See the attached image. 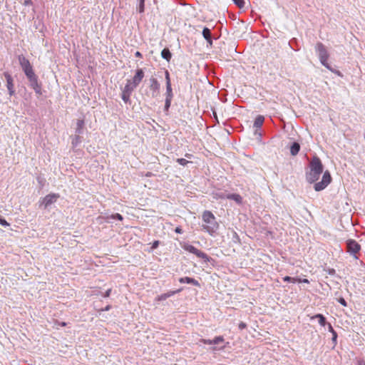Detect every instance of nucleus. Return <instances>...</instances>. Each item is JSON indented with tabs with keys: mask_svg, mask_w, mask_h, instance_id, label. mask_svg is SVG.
<instances>
[{
	"mask_svg": "<svg viewBox=\"0 0 365 365\" xmlns=\"http://www.w3.org/2000/svg\"><path fill=\"white\" fill-rule=\"evenodd\" d=\"M323 171V165L319 158H314L310 163V171L307 175V180L312 183L317 181Z\"/></svg>",
	"mask_w": 365,
	"mask_h": 365,
	"instance_id": "nucleus-1",
	"label": "nucleus"
},
{
	"mask_svg": "<svg viewBox=\"0 0 365 365\" xmlns=\"http://www.w3.org/2000/svg\"><path fill=\"white\" fill-rule=\"evenodd\" d=\"M316 51L319 56L321 63L327 68L332 71L331 66L327 62L329 54L325 46L322 43H318L316 46Z\"/></svg>",
	"mask_w": 365,
	"mask_h": 365,
	"instance_id": "nucleus-2",
	"label": "nucleus"
},
{
	"mask_svg": "<svg viewBox=\"0 0 365 365\" xmlns=\"http://www.w3.org/2000/svg\"><path fill=\"white\" fill-rule=\"evenodd\" d=\"M59 197V195L56 193H51L47 195L39 200L40 207H43V209H49L50 207L57 201Z\"/></svg>",
	"mask_w": 365,
	"mask_h": 365,
	"instance_id": "nucleus-3",
	"label": "nucleus"
},
{
	"mask_svg": "<svg viewBox=\"0 0 365 365\" xmlns=\"http://www.w3.org/2000/svg\"><path fill=\"white\" fill-rule=\"evenodd\" d=\"M180 245H181V247L185 250L188 251L189 252L195 255L196 256H197L198 257H200L201 259H203L205 260V262L209 261V257L205 252L199 250L194 246H192L188 243H186V242L180 243Z\"/></svg>",
	"mask_w": 365,
	"mask_h": 365,
	"instance_id": "nucleus-4",
	"label": "nucleus"
},
{
	"mask_svg": "<svg viewBox=\"0 0 365 365\" xmlns=\"http://www.w3.org/2000/svg\"><path fill=\"white\" fill-rule=\"evenodd\" d=\"M331 182V176L328 171L324 173L322 181L314 185V190L320 191L324 190Z\"/></svg>",
	"mask_w": 365,
	"mask_h": 365,
	"instance_id": "nucleus-5",
	"label": "nucleus"
},
{
	"mask_svg": "<svg viewBox=\"0 0 365 365\" xmlns=\"http://www.w3.org/2000/svg\"><path fill=\"white\" fill-rule=\"evenodd\" d=\"M347 252L351 255H356L361 250V246L354 240H348L346 241Z\"/></svg>",
	"mask_w": 365,
	"mask_h": 365,
	"instance_id": "nucleus-6",
	"label": "nucleus"
},
{
	"mask_svg": "<svg viewBox=\"0 0 365 365\" xmlns=\"http://www.w3.org/2000/svg\"><path fill=\"white\" fill-rule=\"evenodd\" d=\"M150 90L151 91V96L153 98H155L159 94L160 84L158 82L157 79L155 78H151L150 79Z\"/></svg>",
	"mask_w": 365,
	"mask_h": 365,
	"instance_id": "nucleus-7",
	"label": "nucleus"
},
{
	"mask_svg": "<svg viewBox=\"0 0 365 365\" xmlns=\"http://www.w3.org/2000/svg\"><path fill=\"white\" fill-rule=\"evenodd\" d=\"M4 75L6 79V87L9 91V94L11 96L15 93L13 78L8 73H4Z\"/></svg>",
	"mask_w": 365,
	"mask_h": 365,
	"instance_id": "nucleus-8",
	"label": "nucleus"
},
{
	"mask_svg": "<svg viewBox=\"0 0 365 365\" xmlns=\"http://www.w3.org/2000/svg\"><path fill=\"white\" fill-rule=\"evenodd\" d=\"M144 78V72L143 69L140 68L138 69L135 72V76L133 77V78L130 80L131 83L133 84V86L137 87L139 83L141 82L143 78Z\"/></svg>",
	"mask_w": 365,
	"mask_h": 365,
	"instance_id": "nucleus-9",
	"label": "nucleus"
},
{
	"mask_svg": "<svg viewBox=\"0 0 365 365\" xmlns=\"http://www.w3.org/2000/svg\"><path fill=\"white\" fill-rule=\"evenodd\" d=\"M202 220L204 222L208 224H212L215 220V216L210 211H205L202 214Z\"/></svg>",
	"mask_w": 365,
	"mask_h": 365,
	"instance_id": "nucleus-10",
	"label": "nucleus"
},
{
	"mask_svg": "<svg viewBox=\"0 0 365 365\" xmlns=\"http://www.w3.org/2000/svg\"><path fill=\"white\" fill-rule=\"evenodd\" d=\"M19 64L21 65L22 70L31 66L29 61L23 55L19 56Z\"/></svg>",
	"mask_w": 365,
	"mask_h": 365,
	"instance_id": "nucleus-11",
	"label": "nucleus"
},
{
	"mask_svg": "<svg viewBox=\"0 0 365 365\" xmlns=\"http://www.w3.org/2000/svg\"><path fill=\"white\" fill-rule=\"evenodd\" d=\"M179 282L180 283L192 284H193L195 286H200V284H199L198 281H197L196 279H195L193 278L188 277L180 278L179 279Z\"/></svg>",
	"mask_w": 365,
	"mask_h": 365,
	"instance_id": "nucleus-12",
	"label": "nucleus"
},
{
	"mask_svg": "<svg viewBox=\"0 0 365 365\" xmlns=\"http://www.w3.org/2000/svg\"><path fill=\"white\" fill-rule=\"evenodd\" d=\"M122 220L123 217L121 215L116 213V214H112L110 215L106 216V222L108 223H112L113 220Z\"/></svg>",
	"mask_w": 365,
	"mask_h": 365,
	"instance_id": "nucleus-13",
	"label": "nucleus"
},
{
	"mask_svg": "<svg viewBox=\"0 0 365 365\" xmlns=\"http://www.w3.org/2000/svg\"><path fill=\"white\" fill-rule=\"evenodd\" d=\"M135 86H133V84L131 83V81L128 80L127 83L123 88L122 92L131 94V93L134 91L135 88Z\"/></svg>",
	"mask_w": 365,
	"mask_h": 365,
	"instance_id": "nucleus-14",
	"label": "nucleus"
},
{
	"mask_svg": "<svg viewBox=\"0 0 365 365\" xmlns=\"http://www.w3.org/2000/svg\"><path fill=\"white\" fill-rule=\"evenodd\" d=\"M227 199H230L236 202L238 205H240L242 201V197L238 194H229L226 196Z\"/></svg>",
	"mask_w": 365,
	"mask_h": 365,
	"instance_id": "nucleus-15",
	"label": "nucleus"
},
{
	"mask_svg": "<svg viewBox=\"0 0 365 365\" xmlns=\"http://www.w3.org/2000/svg\"><path fill=\"white\" fill-rule=\"evenodd\" d=\"M202 36L208 43H212L211 31L208 28L205 27L203 29Z\"/></svg>",
	"mask_w": 365,
	"mask_h": 365,
	"instance_id": "nucleus-16",
	"label": "nucleus"
},
{
	"mask_svg": "<svg viewBox=\"0 0 365 365\" xmlns=\"http://www.w3.org/2000/svg\"><path fill=\"white\" fill-rule=\"evenodd\" d=\"M264 118L262 115H258L254 122V127L256 128H260L264 123Z\"/></svg>",
	"mask_w": 365,
	"mask_h": 365,
	"instance_id": "nucleus-17",
	"label": "nucleus"
},
{
	"mask_svg": "<svg viewBox=\"0 0 365 365\" xmlns=\"http://www.w3.org/2000/svg\"><path fill=\"white\" fill-rule=\"evenodd\" d=\"M300 149V145L298 143H294L290 148V153L292 155H296Z\"/></svg>",
	"mask_w": 365,
	"mask_h": 365,
	"instance_id": "nucleus-18",
	"label": "nucleus"
},
{
	"mask_svg": "<svg viewBox=\"0 0 365 365\" xmlns=\"http://www.w3.org/2000/svg\"><path fill=\"white\" fill-rule=\"evenodd\" d=\"M23 71L28 79L36 76V74L34 72V70L32 68V66L26 68L24 69Z\"/></svg>",
	"mask_w": 365,
	"mask_h": 365,
	"instance_id": "nucleus-19",
	"label": "nucleus"
},
{
	"mask_svg": "<svg viewBox=\"0 0 365 365\" xmlns=\"http://www.w3.org/2000/svg\"><path fill=\"white\" fill-rule=\"evenodd\" d=\"M312 319H319V323L321 326H325L327 322H326V318L324 317V315L321 314H317L316 315H314Z\"/></svg>",
	"mask_w": 365,
	"mask_h": 365,
	"instance_id": "nucleus-20",
	"label": "nucleus"
},
{
	"mask_svg": "<svg viewBox=\"0 0 365 365\" xmlns=\"http://www.w3.org/2000/svg\"><path fill=\"white\" fill-rule=\"evenodd\" d=\"M161 56L162 58H163L164 59L167 60L168 61H170V59L171 58V53L170 51H169V49L168 48H164L162 52H161Z\"/></svg>",
	"mask_w": 365,
	"mask_h": 365,
	"instance_id": "nucleus-21",
	"label": "nucleus"
},
{
	"mask_svg": "<svg viewBox=\"0 0 365 365\" xmlns=\"http://www.w3.org/2000/svg\"><path fill=\"white\" fill-rule=\"evenodd\" d=\"M83 125H84V120H80L79 119V120H77L76 132L78 134L82 133V130H83Z\"/></svg>",
	"mask_w": 365,
	"mask_h": 365,
	"instance_id": "nucleus-22",
	"label": "nucleus"
},
{
	"mask_svg": "<svg viewBox=\"0 0 365 365\" xmlns=\"http://www.w3.org/2000/svg\"><path fill=\"white\" fill-rule=\"evenodd\" d=\"M178 292H179V290H178V291H173V292H168V293L163 294H161V295H160L158 297V300L159 301L165 300L167 298L173 296V294H175V293H177Z\"/></svg>",
	"mask_w": 365,
	"mask_h": 365,
	"instance_id": "nucleus-23",
	"label": "nucleus"
},
{
	"mask_svg": "<svg viewBox=\"0 0 365 365\" xmlns=\"http://www.w3.org/2000/svg\"><path fill=\"white\" fill-rule=\"evenodd\" d=\"M29 81L30 83V86L34 88L37 86L40 85L38 82V78L36 76H33L32 78H29Z\"/></svg>",
	"mask_w": 365,
	"mask_h": 365,
	"instance_id": "nucleus-24",
	"label": "nucleus"
},
{
	"mask_svg": "<svg viewBox=\"0 0 365 365\" xmlns=\"http://www.w3.org/2000/svg\"><path fill=\"white\" fill-rule=\"evenodd\" d=\"M166 98H173V91L171 84L166 85Z\"/></svg>",
	"mask_w": 365,
	"mask_h": 365,
	"instance_id": "nucleus-25",
	"label": "nucleus"
},
{
	"mask_svg": "<svg viewBox=\"0 0 365 365\" xmlns=\"http://www.w3.org/2000/svg\"><path fill=\"white\" fill-rule=\"evenodd\" d=\"M232 1L240 9L244 8L245 6V0H232Z\"/></svg>",
	"mask_w": 365,
	"mask_h": 365,
	"instance_id": "nucleus-26",
	"label": "nucleus"
},
{
	"mask_svg": "<svg viewBox=\"0 0 365 365\" xmlns=\"http://www.w3.org/2000/svg\"><path fill=\"white\" fill-rule=\"evenodd\" d=\"M224 341V338L222 336H216L212 339V344H218Z\"/></svg>",
	"mask_w": 365,
	"mask_h": 365,
	"instance_id": "nucleus-27",
	"label": "nucleus"
},
{
	"mask_svg": "<svg viewBox=\"0 0 365 365\" xmlns=\"http://www.w3.org/2000/svg\"><path fill=\"white\" fill-rule=\"evenodd\" d=\"M130 95L131 94L122 92L121 98L125 103H127L129 101Z\"/></svg>",
	"mask_w": 365,
	"mask_h": 365,
	"instance_id": "nucleus-28",
	"label": "nucleus"
},
{
	"mask_svg": "<svg viewBox=\"0 0 365 365\" xmlns=\"http://www.w3.org/2000/svg\"><path fill=\"white\" fill-rule=\"evenodd\" d=\"M283 280L284 282H287L295 283V282H297V278H293V277H289V276H286V277H284L283 278Z\"/></svg>",
	"mask_w": 365,
	"mask_h": 365,
	"instance_id": "nucleus-29",
	"label": "nucleus"
},
{
	"mask_svg": "<svg viewBox=\"0 0 365 365\" xmlns=\"http://www.w3.org/2000/svg\"><path fill=\"white\" fill-rule=\"evenodd\" d=\"M176 161L181 165H186L187 163H189V161L184 159V158H178Z\"/></svg>",
	"mask_w": 365,
	"mask_h": 365,
	"instance_id": "nucleus-30",
	"label": "nucleus"
},
{
	"mask_svg": "<svg viewBox=\"0 0 365 365\" xmlns=\"http://www.w3.org/2000/svg\"><path fill=\"white\" fill-rule=\"evenodd\" d=\"M144 3H145V1H139V5L138 7V10L140 13H143L144 11Z\"/></svg>",
	"mask_w": 365,
	"mask_h": 365,
	"instance_id": "nucleus-31",
	"label": "nucleus"
},
{
	"mask_svg": "<svg viewBox=\"0 0 365 365\" xmlns=\"http://www.w3.org/2000/svg\"><path fill=\"white\" fill-rule=\"evenodd\" d=\"M160 244V242L158 240H155L153 242L152 246L150 249L148 250V252H152L154 249H156Z\"/></svg>",
	"mask_w": 365,
	"mask_h": 365,
	"instance_id": "nucleus-32",
	"label": "nucleus"
},
{
	"mask_svg": "<svg viewBox=\"0 0 365 365\" xmlns=\"http://www.w3.org/2000/svg\"><path fill=\"white\" fill-rule=\"evenodd\" d=\"M35 91V93L38 95V96H41L42 94V91H41V84L37 86L36 87L34 88H33Z\"/></svg>",
	"mask_w": 365,
	"mask_h": 365,
	"instance_id": "nucleus-33",
	"label": "nucleus"
},
{
	"mask_svg": "<svg viewBox=\"0 0 365 365\" xmlns=\"http://www.w3.org/2000/svg\"><path fill=\"white\" fill-rule=\"evenodd\" d=\"M232 235L233 242H240V238H239L237 234L235 232L232 231Z\"/></svg>",
	"mask_w": 365,
	"mask_h": 365,
	"instance_id": "nucleus-34",
	"label": "nucleus"
},
{
	"mask_svg": "<svg viewBox=\"0 0 365 365\" xmlns=\"http://www.w3.org/2000/svg\"><path fill=\"white\" fill-rule=\"evenodd\" d=\"M172 98H165V109H168V108L170 106Z\"/></svg>",
	"mask_w": 365,
	"mask_h": 365,
	"instance_id": "nucleus-35",
	"label": "nucleus"
},
{
	"mask_svg": "<svg viewBox=\"0 0 365 365\" xmlns=\"http://www.w3.org/2000/svg\"><path fill=\"white\" fill-rule=\"evenodd\" d=\"M200 342L205 344H212V340H211V339H201L200 340Z\"/></svg>",
	"mask_w": 365,
	"mask_h": 365,
	"instance_id": "nucleus-36",
	"label": "nucleus"
},
{
	"mask_svg": "<svg viewBox=\"0 0 365 365\" xmlns=\"http://www.w3.org/2000/svg\"><path fill=\"white\" fill-rule=\"evenodd\" d=\"M0 225L6 227L9 226V224L3 218H0Z\"/></svg>",
	"mask_w": 365,
	"mask_h": 365,
	"instance_id": "nucleus-37",
	"label": "nucleus"
},
{
	"mask_svg": "<svg viewBox=\"0 0 365 365\" xmlns=\"http://www.w3.org/2000/svg\"><path fill=\"white\" fill-rule=\"evenodd\" d=\"M338 302L344 307H346L347 305L346 300L343 297H340Z\"/></svg>",
	"mask_w": 365,
	"mask_h": 365,
	"instance_id": "nucleus-38",
	"label": "nucleus"
},
{
	"mask_svg": "<svg viewBox=\"0 0 365 365\" xmlns=\"http://www.w3.org/2000/svg\"><path fill=\"white\" fill-rule=\"evenodd\" d=\"M166 85L171 84L168 71H165Z\"/></svg>",
	"mask_w": 365,
	"mask_h": 365,
	"instance_id": "nucleus-39",
	"label": "nucleus"
},
{
	"mask_svg": "<svg viewBox=\"0 0 365 365\" xmlns=\"http://www.w3.org/2000/svg\"><path fill=\"white\" fill-rule=\"evenodd\" d=\"M336 339H337V334H336V332H334L332 334V339H331V340H332V342L334 343V345L336 344Z\"/></svg>",
	"mask_w": 365,
	"mask_h": 365,
	"instance_id": "nucleus-40",
	"label": "nucleus"
},
{
	"mask_svg": "<svg viewBox=\"0 0 365 365\" xmlns=\"http://www.w3.org/2000/svg\"><path fill=\"white\" fill-rule=\"evenodd\" d=\"M79 136L78 135H76L75 136V138H73V141H72V144L73 145H76L78 144V143L79 142Z\"/></svg>",
	"mask_w": 365,
	"mask_h": 365,
	"instance_id": "nucleus-41",
	"label": "nucleus"
},
{
	"mask_svg": "<svg viewBox=\"0 0 365 365\" xmlns=\"http://www.w3.org/2000/svg\"><path fill=\"white\" fill-rule=\"evenodd\" d=\"M111 289H108L103 295V297H108L110 294Z\"/></svg>",
	"mask_w": 365,
	"mask_h": 365,
	"instance_id": "nucleus-42",
	"label": "nucleus"
},
{
	"mask_svg": "<svg viewBox=\"0 0 365 365\" xmlns=\"http://www.w3.org/2000/svg\"><path fill=\"white\" fill-rule=\"evenodd\" d=\"M297 282H302V283H307V284L309 283V282L307 279H297Z\"/></svg>",
	"mask_w": 365,
	"mask_h": 365,
	"instance_id": "nucleus-43",
	"label": "nucleus"
},
{
	"mask_svg": "<svg viewBox=\"0 0 365 365\" xmlns=\"http://www.w3.org/2000/svg\"><path fill=\"white\" fill-rule=\"evenodd\" d=\"M246 327H247L246 324H245V323H244V322H240V323L239 324V328H240V329H245Z\"/></svg>",
	"mask_w": 365,
	"mask_h": 365,
	"instance_id": "nucleus-44",
	"label": "nucleus"
},
{
	"mask_svg": "<svg viewBox=\"0 0 365 365\" xmlns=\"http://www.w3.org/2000/svg\"><path fill=\"white\" fill-rule=\"evenodd\" d=\"M328 329H329V331L331 334H333L334 332H336V331H334V329H333L332 326L331 325V324H328Z\"/></svg>",
	"mask_w": 365,
	"mask_h": 365,
	"instance_id": "nucleus-45",
	"label": "nucleus"
},
{
	"mask_svg": "<svg viewBox=\"0 0 365 365\" xmlns=\"http://www.w3.org/2000/svg\"><path fill=\"white\" fill-rule=\"evenodd\" d=\"M358 365H365V361L364 360L358 361Z\"/></svg>",
	"mask_w": 365,
	"mask_h": 365,
	"instance_id": "nucleus-46",
	"label": "nucleus"
},
{
	"mask_svg": "<svg viewBox=\"0 0 365 365\" xmlns=\"http://www.w3.org/2000/svg\"><path fill=\"white\" fill-rule=\"evenodd\" d=\"M31 3V0H24V5H29Z\"/></svg>",
	"mask_w": 365,
	"mask_h": 365,
	"instance_id": "nucleus-47",
	"label": "nucleus"
},
{
	"mask_svg": "<svg viewBox=\"0 0 365 365\" xmlns=\"http://www.w3.org/2000/svg\"><path fill=\"white\" fill-rule=\"evenodd\" d=\"M207 230L209 232V233H210L211 235H213V234L215 233V230H213V229H211V230Z\"/></svg>",
	"mask_w": 365,
	"mask_h": 365,
	"instance_id": "nucleus-48",
	"label": "nucleus"
},
{
	"mask_svg": "<svg viewBox=\"0 0 365 365\" xmlns=\"http://www.w3.org/2000/svg\"><path fill=\"white\" fill-rule=\"evenodd\" d=\"M334 273H335V270L334 269H331L329 270V274H334Z\"/></svg>",
	"mask_w": 365,
	"mask_h": 365,
	"instance_id": "nucleus-49",
	"label": "nucleus"
},
{
	"mask_svg": "<svg viewBox=\"0 0 365 365\" xmlns=\"http://www.w3.org/2000/svg\"><path fill=\"white\" fill-rule=\"evenodd\" d=\"M135 56L140 57L141 56V53L139 51H136Z\"/></svg>",
	"mask_w": 365,
	"mask_h": 365,
	"instance_id": "nucleus-50",
	"label": "nucleus"
},
{
	"mask_svg": "<svg viewBox=\"0 0 365 365\" xmlns=\"http://www.w3.org/2000/svg\"><path fill=\"white\" fill-rule=\"evenodd\" d=\"M175 231L177 233H179V234L182 233V230H175Z\"/></svg>",
	"mask_w": 365,
	"mask_h": 365,
	"instance_id": "nucleus-51",
	"label": "nucleus"
},
{
	"mask_svg": "<svg viewBox=\"0 0 365 365\" xmlns=\"http://www.w3.org/2000/svg\"><path fill=\"white\" fill-rule=\"evenodd\" d=\"M110 309V305H108V306L104 309V310H105V311H108V310H109Z\"/></svg>",
	"mask_w": 365,
	"mask_h": 365,
	"instance_id": "nucleus-52",
	"label": "nucleus"
},
{
	"mask_svg": "<svg viewBox=\"0 0 365 365\" xmlns=\"http://www.w3.org/2000/svg\"><path fill=\"white\" fill-rule=\"evenodd\" d=\"M212 350H213V351L216 350V348H215V347H213V348H212Z\"/></svg>",
	"mask_w": 365,
	"mask_h": 365,
	"instance_id": "nucleus-53",
	"label": "nucleus"
}]
</instances>
